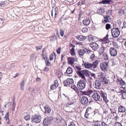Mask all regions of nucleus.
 Segmentation results:
<instances>
[{"label":"nucleus","instance_id":"obj_32","mask_svg":"<svg viewBox=\"0 0 126 126\" xmlns=\"http://www.w3.org/2000/svg\"><path fill=\"white\" fill-rule=\"evenodd\" d=\"M91 65V63L88 62H85L84 64V66L86 68L88 69L90 68Z\"/></svg>","mask_w":126,"mask_h":126},{"label":"nucleus","instance_id":"obj_22","mask_svg":"<svg viewBox=\"0 0 126 126\" xmlns=\"http://www.w3.org/2000/svg\"><path fill=\"white\" fill-rule=\"evenodd\" d=\"M120 93L121 94L122 97V98L123 99H126V92L121 90Z\"/></svg>","mask_w":126,"mask_h":126},{"label":"nucleus","instance_id":"obj_52","mask_svg":"<svg viewBox=\"0 0 126 126\" xmlns=\"http://www.w3.org/2000/svg\"><path fill=\"white\" fill-rule=\"evenodd\" d=\"M49 70V69L48 68L46 67L43 69V71L45 72H47Z\"/></svg>","mask_w":126,"mask_h":126},{"label":"nucleus","instance_id":"obj_27","mask_svg":"<svg viewBox=\"0 0 126 126\" xmlns=\"http://www.w3.org/2000/svg\"><path fill=\"white\" fill-rule=\"evenodd\" d=\"M50 123L49 122V121L47 120V119L45 118L44 119L43 124L44 126H48V125L50 124Z\"/></svg>","mask_w":126,"mask_h":126},{"label":"nucleus","instance_id":"obj_13","mask_svg":"<svg viewBox=\"0 0 126 126\" xmlns=\"http://www.w3.org/2000/svg\"><path fill=\"white\" fill-rule=\"evenodd\" d=\"M58 84L57 80H55L54 81V84L51 86L50 89L52 90L55 89L58 86Z\"/></svg>","mask_w":126,"mask_h":126},{"label":"nucleus","instance_id":"obj_37","mask_svg":"<svg viewBox=\"0 0 126 126\" xmlns=\"http://www.w3.org/2000/svg\"><path fill=\"white\" fill-rule=\"evenodd\" d=\"M71 55L73 56H74L75 54V49L74 47H72L70 50Z\"/></svg>","mask_w":126,"mask_h":126},{"label":"nucleus","instance_id":"obj_45","mask_svg":"<svg viewBox=\"0 0 126 126\" xmlns=\"http://www.w3.org/2000/svg\"><path fill=\"white\" fill-rule=\"evenodd\" d=\"M92 126H101V125L100 123H96L93 124Z\"/></svg>","mask_w":126,"mask_h":126},{"label":"nucleus","instance_id":"obj_11","mask_svg":"<svg viewBox=\"0 0 126 126\" xmlns=\"http://www.w3.org/2000/svg\"><path fill=\"white\" fill-rule=\"evenodd\" d=\"M89 45L92 48V49L94 51L96 50L99 47L98 45L95 42L90 43Z\"/></svg>","mask_w":126,"mask_h":126},{"label":"nucleus","instance_id":"obj_4","mask_svg":"<svg viewBox=\"0 0 126 126\" xmlns=\"http://www.w3.org/2000/svg\"><path fill=\"white\" fill-rule=\"evenodd\" d=\"M41 116L39 115L35 114L33 115L32 117V121L36 123H40L41 121Z\"/></svg>","mask_w":126,"mask_h":126},{"label":"nucleus","instance_id":"obj_36","mask_svg":"<svg viewBox=\"0 0 126 126\" xmlns=\"http://www.w3.org/2000/svg\"><path fill=\"white\" fill-rule=\"evenodd\" d=\"M58 8L57 7H56L55 9V16L54 17V20L57 17V15L58 13Z\"/></svg>","mask_w":126,"mask_h":126},{"label":"nucleus","instance_id":"obj_57","mask_svg":"<svg viewBox=\"0 0 126 126\" xmlns=\"http://www.w3.org/2000/svg\"><path fill=\"white\" fill-rule=\"evenodd\" d=\"M101 125L102 126H108V125L103 122H102Z\"/></svg>","mask_w":126,"mask_h":126},{"label":"nucleus","instance_id":"obj_28","mask_svg":"<svg viewBox=\"0 0 126 126\" xmlns=\"http://www.w3.org/2000/svg\"><path fill=\"white\" fill-rule=\"evenodd\" d=\"M78 39L81 41L84 40L86 38V37L85 36L82 35L78 36Z\"/></svg>","mask_w":126,"mask_h":126},{"label":"nucleus","instance_id":"obj_6","mask_svg":"<svg viewBox=\"0 0 126 126\" xmlns=\"http://www.w3.org/2000/svg\"><path fill=\"white\" fill-rule=\"evenodd\" d=\"M74 82L73 80L72 79L68 78L63 81V83L65 86H67V85H69L70 87V85L73 83Z\"/></svg>","mask_w":126,"mask_h":126},{"label":"nucleus","instance_id":"obj_38","mask_svg":"<svg viewBox=\"0 0 126 126\" xmlns=\"http://www.w3.org/2000/svg\"><path fill=\"white\" fill-rule=\"evenodd\" d=\"M71 87L74 89L75 91L77 92L78 90L75 84H71Z\"/></svg>","mask_w":126,"mask_h":126},{"label":"nucleus","instance_id":"obj_56","mask_svg":"<svg viewBox=\"0 0 126 126\" xmlns=\"http://www.w3.org/2000/svg\"><path fill=\"white\" fill-rule=\"evenodd\" d=\"M68 126H76L73 122H71L70 124Z\"/></svg>","mask_w":126,"mask_h":126},{"label":"nucleus","instance_id":"obj_40","mask_svg":"<svg viewBox=\"0 0 126 126\" xmlns=\"http://www.w3.org/2000/svg\"><path fill=\"white\" fill-rule=\"evenodd\" d=\"M118 81L120 82V84L121 85H124L125 84V81L122 79L119 80L118 79Z\"/></svg>","mask_w":126,"mask_h":126},{"label":"nucleus","instance_id":"obj_34","mask_svg":"<svg viewBox=\"0 0 126 126\" xmlns=\"http://www.w3.org/2000/svg\"><path fill=\"white\" fill-rule=\"evenodd\" d=\"M73 72L72 69L70 67H68L66 71V73L68 74H70L72 73Z\"/></svg>","mask_w":126,"mask_h":126},{"label":"nucleus","instance_id":"obj_51","mask_svg":"<svg viewBox=\"0 0 126 126\" xmlns=\"http://www.w3.org/2000/svg\"><path fill=\"white\" fill-rule=\"evenodd\" d=\"M71 3H75L77 1V0H68Z\"/></svg>","mask_w":126,"mask_h":126},{"label":"nucleus","instance_id":"obj_42","mask_svg":"<svg viewBox=\"0 0 126 126\" xmlns=\"http://www.w3.org/2000/svg\"><path fill=\"white\" fill-rule=\"evenodd\" d=\"M24 118L26 121H28L30 119V116L29 115H27L26 116H25L24 117Z\"/></svg>","mask_w":126,"mask_h":126},{"label":"nucleus","instance_id":"obj_58","mask_svg":"<svg viewBox=\"0 0 126 126\" xmlns=\"http://www.w3.org/2000/svg\"><path fill=\"white\" fill-rule=\"evenodd\" d=\"M42 46H41L39 47H36V48L37 50H40L41 48H42Z\"/></svg>","mask_w":126,"mask_h":126},{"label":"nucleus","instance_id":"obj_53","mask_svg":"<svg viewBox=\"0 0 126 126\" xmlns=\"http://www.w3.org/2000/svg\"><path fill=\"white\" fill-rule=\"evenodd\" d=\"M57 38V37L56 36H52L50 39V40L53 41L54 40L56 39Z\"/></svg>","mask_w":126,"mask_h":126},{"label":"nucleus","instance_id":"obj_14","mask_svg":"<svg viewBox=\"0 0 126 126\" xmlns=\"http://www.w3.org/2000/svg\"><path fill=\"white\" fill-rule=\"evenodd\" d=\"M99 95H101V97H103V100L106 102L107 101V99L106 96V94L103 92L102 91H99Z\"/></svg>","mask_w":126,"mask_h":126},{"label":"nucleus","instance_id":"obj_18","mask_svg":"<svg viewBox=\"0 0 126 126\" xmlns=\"http://www.w3.org/2000/svg\"><path fill=\"white\" fill-rule=\"evenodd\" d=\"M95 83L96 88L97 89H99L101 85V81L98 79L96 80Z\"/></svg>","mask_w":126,"mask_h":126},{"label":"nucleus","instance_id":"obj_49","mask_svg":"<svg viewBox=\"0 0 126 126\" xmlns=\"http://www.w3.org/2000/svg\"><path fill=\"white\" fill-rule=\"evenodd\" d=\"M6 2L5 1H3L1 0L0 2V5H4L6 4Z\"/></svg>","mask_w":126,"mask_h":126},{"label":"nucleus","instance_id":"obj_21","mask_svg":"<svg viewBox=\"0 0 126 126\" xmlns=\"http://www.w3.org/2000/svg\"><path fill=\"white\" fill-rule=\"evenodd\" d=\"M102 81L104 82L105 84H107L109 82V80L106 78L104 76L101 77L100 78Z\"/></svg>","mask_w":126,"mask_h":126},{"label":"nucleus","instance_id":"obj_55","mask_svg":"<svg viewBox=\"0 0 126 126\" xmlns=\"http://www.w3.org/2000/svg\"><path fill=\"white\" fill-rule=\"evenodd\" d=\"M63 19L64 20H66L67 19V18L66 17H64V15L63 16H62L61 18H60V20H61H61H62L61 19Z\"/></svg>","mask_w":126,"mask_h":126},{"label":"nucleus","instance_id":"obj_61","mask_svg":"<svg viewBox=\"0 0 126 126\" xmlns=\"http://www.w3.org/2000/svg\"><path fill=\"white\" fill-rule=\"evenodd\" d=\"M85 0H83L81 1V4H85Z\"/></svg>","mask_w":126,"mask_h":126},{"label":"nucleus","instance_id":"obj_54","mask_svg":"<svg viewBox=\"0 0 126 126\" xmlns=\"http://www.w3.org/2000/svg\"><path fill=\"white\" fill-rule=\"evenodd\" d=\"M61 48L60 47H59L58 49L56 50V52L58 54H59L60 53Z\"/></svg>","mask_w":126,"mask_h":126},{"label":"nucleus","instance_id":"obj_19","mask_svg":"<svg viewBox=\"0 0 126 126\" xmlns=\"http://www.w3.org/2000/svg\"><path fill=\"white\" fill-rule=\"evenodd\" d=\"M83 23L84 25L86 26H88L90 24L91 20L89 18H87L83 20Z\"/></svg>","mask_w":126,"mask_h":126},{"label":"nucleus","instance_id":"obj_25","mask_svg":"<svg viewBox=\"0 0 126 126\" xmlns=\"http://www.w3.org/2000/svg\"><path fill=\"white\" fill-rule=\"evenodd\" d=\"M5 119L6 121V123H7V124H8L9 123V113L7 112L5 115Z\"/></svg>","mask_w":126,"mask_h":126},{"label":"nucleus","instance_id":"obj_2","mask_svg":"<svg viewBox=\"0 0 126 126\" xmlns=\"http://www.w3.org/2000/svg\"><path fill=\"white\" fill-rule=\"evenodd\" d=\"M77 85L79 90H83L86 87V83L84 80H80L78 82Z\"/></svg>","mask_w":126,"mask_h":126},{"label":"nucleus","instance_id":"obj_62","mask_svg":"<svg viewBox=\"0 0 126 126\" xmlns=\"http://www.w3.org/2000/svg\"><path fill=\"white\" fill-rule=\"evenodd\" d=\"M73 104V102H72V103H67V105H66L67 106H68L69 105H71L72 104Z\"/></svg>","mask_w":126,"mask_h":126},{"label":"nucleus","instance_id":"obj_46","mask_svg":"<svg viewBox=\"0 0 126 126\" xmlns=\"http://www.w3.org/2000/svg\"><path fill=\"white\" fill-rule=\"evenodd\" d=\"M60 34L63 37L64 36V31L62 30H60Z\"/></svg>","mask_w":126,"mask_h":126},{"label":"nucleus","instance_id":"obj_41","mask_svg":"<svg viewBox=\"0 0 126 126\" xmlns=\"http://www.w3.org/2000/svg\"><path fill=\"white\" fill-rule=\"evenodd\" d=\"M108 34H107L105 37L103 39H101V41H105L108 40Z\"/></svg>","mask_w":126,"mask_h":126},{"label":"nucleus","instance_id":"obj_44","mask_svg":"<svg viewBox=\"0 0 126 126\" xmlns=\"http://www.w3.org/2000/svg\"><path fill=\"white\" fill-rule=\"evenodd\" d=\"M110 25L109 24H107L106 25V28L107 30H109L110 28Z\"/></svg>","mask_w":126,"mask_h":126},{"label":"nucleus","instance_id":"obj_8","mask_svg":"<svg viewBox=\"0 0 126 126\" xmlns=\"http://www.w3.org/2000/svg\"><path fill=\"white\" fill-rule=\"evenodd\" d=\"M88 100L87 97L83 96L81 99V102L82 104L84 106H87L88 105Z\"/></svg>","mask_w":126,"mask_h":126},{"label":"nucleus","instance_id":"obj_59","mask_svg":"<svg viewBox=\"0 0 126 126\" xmlns=\"http://www.w3.org/2000/svg\"><path fill=\"white\" fill-rule=\"evenodd\" d=\"M46 65H47L49 66H50L51 65V64L49 61H48L47 62Z\"/></svg>","mask_w":126,"mask_h":126},{"label":"nucleus","instance_id":"obj_12","mask_svg":"<svg viewBox=\"0 0 126 126\" xmlns=\"http://www.w3.org/2000/svg\"><path fill=\"white\" fill-rule=\"evenodd\" d=\"M113 3V0H102L101 1L99 2L100 3L103 4H111Z\"/></svg>","mask_w":126,"mask_h":126},{"label":"nucleus","instance_id":"obj_39","mask_svg":"<svg viewBox=\"0 0 126 126\" xmlns=\"http://www.w3.org/2000/svg\"><path fill=\"white\" fill-rule=\"evenodd\" d=\"M89 40L91 42H92L94 40V38L93 36L92 35H89L88 36Z\"/></svg>","mask_w":126,"mask_h":126},{"label":"nucleus","instance_id":"obj_50","mask_svg":"<svg viewBox=\"0 0 126 126\" xmlns=\"http://www.w3.org/2000/svg\"><path fill=\"white\" fill-rule=\"evenodd\" d=\"M95 55L94 54H92L90 57L91 59L93 60H94L95 59Z\"/></svg>","mask_w":126,"mask_h":126},{"label":"nucleus","instance_id":"obj_48","mask_svg":"<svg viewBox=\"0 0 126 126\" xmlns=\"http://www.w3.org/2000/svg\"><path fill=\"white\" fill-rule=\"evenodd\" d=\"M114 126H122V125L119 122H116L115 123Z\"/></svg>","mask_w":126,"mask_h":126},{"label":"nucleus","instance_id":"obj_16","mask_svg":"<svg viewBox=\"0 0 126 126\" xmlns=\"http://www.w3.org/2000/svg\"><path fill=\"white\" fill-rule=\"evenodd\" d=\"M75 60L76 58L73 57H68L67 59L68 62L71 65H72L74 63Z\"/></svg>","mask_w":126,"mask_h":126},{"label":"nucleus","instance_id":"obj_63","mask_svg":"<svg viewBox=\"0 0 126 126\" xmlns=\"http://www.w3.org/2000/svg\"><path fill=\"white\" fill-rule=\"evenodd\" d=\"M19 75V74L18 73H16L15 75V76L13 77L14 78H16V77L18 76Z\"/></svg>","mask_w":126,"mask_h":126},{"label":"nucleus","instance_id":"obj_31","mask_svg":"<svg viewBox=\"0 0 126 126\" xmlns=\"http://www.w3.org/2000/svg\"><path fill=\"white\" fill-rule=\"evenodd\" d=\"M105 48V47L103 46H102V47H100L99 49L98 52L100 54V55L101 54H102L103 53L104 51Z\"/></svg>","mask_w":126,"mask_h":126},{"label":"nucleus","instance_id":"obj_30","mask_svg":"<svg viewBox=\"0 0 126 126\" xmlns=\"http://www.w3.org/2000/svg\"><path fill=\"white\" fill-rule=\"evenodd\" d=\"M25 81L24 80H23L21 83L20 84V89L22 90H24V86H25Z\"/></svg>","mask_w":126,"mask_h":126},{"label":"nucleus","instance_id":"obj_17","mask_svg":"<svg viewBox=\"0 0 126 126\" xmlns=\"http://www.w3.org/2000/svg\"><path fill=\"white\" fill-rule=\"evenodd\" d=\"M98 63V61L96 60L94 62L92 63H91V66H90V68L93 70L96 68L97 65Z\"/></svg>","mask_w":126,"mask_h":126},{"label":"nucleus","instance_id":"obj_60","mask_svg":"<svg viewBox=\"0 0 126 126\" xmlns=\"http://www.w3.org/2000/svg\"><path fill=\"white\" fill-rule=\"evenodd\" d=\"M123 28H126V22L124 21L123 23Z\"/></svg>","mask_w":126,"mask_h":126},{"label":"nucleus","instance_id":"obj_9","mask_svg":"<svg viewBox=\"0 0 126 126\" xmlns=\"http://www.w3.org/2000/svg\"><path fill=\"white\" fill-rule=\"evenodd\" d=\"M93 110L91 107H88L86 109V112L85 115V117L86 119L88 118V116L90 114L92 113L93 112Z\"/></svg>","mask_w":126,"mask_h":126},{"label":"nucleus","instance_id":"obj_5","mask_svg":"<svg viewBox=\"0 0 126 126\" xmlns=\"http://www.w3.org/2000/svg\"><path fill=\"white\" fill-rule=\"evenodd\" d=\"M100 66L102 71H107L108 68V63L107 62H101L100 63Z\"/></svg>","mask_w":126,"mask_h":126},{"label":"nucleus","instance_id":"obj_33","mask_svg":"<svg viewBox=\"0 0 126 126\" xmlns=\"http://www.w3.org/2000/svg\"><path fill=\"white\" fill-rule=\"evenodd\" d=\"M46 118L47 119V120H48V121H49L50 123H51V122L54 119L53 117L51 116H48L46 117Z\"/></svg>","mask_w":126,"mask_h":126},{"label":"nucleus","instance_id":"obj_3","mask_svg":"<svg viewBox=\"0 0 126 126\" xmlns=\"http://www.w3.org/2000/svg\"><path fill=\"white\" fill-rule=\"evenodd\" d=\"M111 32L112 36L114 38L117 37L120 34V31L117 28H113L111 29Z\"/></svg>","mask_w":126,"mask_h":126},{"label":"nucleus","instance_id":"obj_47","mask_svg":"<svg viewBox=\"0 0 126 126\" xmlns=\"http://www.w3.org/2000/svg\"><path fill=\"white\" fill-rule=\"evenodd\" d=\"M53 55V53H52L50 55L49 60L50 61L52 60L54 56Z\"/></svg>","mask_w":126,"mask_h":126},{"label":"nucleus","instance_id":"obj_7","mask_svg":"<svg viewBox=\"0 0 126 126\" xmlns=\"http://www.w3.org/2000/svg\"><path fill=\"white\" fill-rule=\"evenodd\" d=\"M92 97L94 99L95 101H101L102 98H100L99 95V91H97L94 93L92 95Z\"/></svg>","mask_w":126,"mask_h":126},{"label":"nucleus","instance_id":"obj_24","mask_svg":"<svg viewBox=\"0 0 126 126\" xmlns=\"http://www.w3.org/2000/svg\"><path fill=\"white\" fill-rule=\"evenodd\" d=\"M103 16L104 19L103 21V23H106L109 22V20H108V19L109 16V15H106L104 16Z\"/></svg>","mask_w":126,"mask_h":126},{"label":"nucleus","instance_id":"obj_29","mask_svg":"<svg viewBox=\"0 0 126 126\" xmlns=\"http://www.w3.org/2000/svg\"><path fill=\"white\" fill-rule=\"evenodd\" d=\"M125 11H126V9H125V10L122 9H120L119 12L120 15L121 16L122 15H124L125 13H126Z\"/></svg>","mask_w":126,"mask_h":126},{"label":"nucleus","instance_id":"obj_26","mask_svg":"<svg viewBox=\"0 0 126 126\" xmlns=\"http://www.w3.org/2000/svg\"><path fill=\"white\" fill-rule=\"evenodd\" d=\"M105 10L104 8H101L98 9L97 13L98 14L101 15L103 13H104Z\"/></svg>","mask_w":126,"mask_h":126},{"label":"nucleus","instance_id":"obj_43","mask_svg":"<svg viewBox=\"0 0 126 126\" xmlns=\"http://www.w3.org/2000/svg\"><path fill=\"white\" fill-rule=\"evenodd\" d=\"M88 31V29L87 28H83L82 30V32L84 33H85L87 32Z\"/></svg>","mask_w":126,"mask_h":126},{"label":"nucleus","instance_id":"obj_20","mask_svg":"<svg viewBox=\"0 0 126 126\" xmlns=\"http://www.w3.org/2000/svg\"><path fill=\"white\" fill-rule=\"evenodd\" d=\"M44 108L46 113H49L51 112V110L48 105H46L44 107Z\"/></svg>","mask_w":126,"mask_h":126},{"label":"nucleus","instance_id":"obj_10","mask_svg":"<svg viewBox=\"0 0 126 126\" xmlns=\"http://www.w3.org/2000/svg\"><path fill=\"white\" fill-rule=\"evenodd\" d=\"M110 52L111 56H116L117 54V52L116 48L110 47Z\"/></svg>","mask_w":126,"mask_h":126},{"label":"nucleus","instance_id":"obj_15","mask_svg":"<svg viewBox=\"0 0 126 126\" xmlns=\"http://www.w3.org/2000/svg\"><path fill=\"white\" fill-rule=\"evenodd\" d=\"M87 49H79L78 50V54L79 56L81 57H83L84 54L86 52Z\"/></svg>","mask_w":126,"mask_h":126},{"label":"nucleus","instance_id":"obj_64","mask_svg":"<svg viewBox=\"0 0 126 126\" xmlns=\"http://www.w3.org/2000/svg\"><path fill=\"white\" fill-rule=\"evenodd\" d=\"M12 106L13 107V108H12V110H14V109H15V106L14 105H13Z\"/></svg>","mask_w":126,"mask_h":126},{"label":"nucleus","instance_id":"obj_23","mask_svg":"<svg viewBox=\"0 0 126 126\" xmlns=\"http://www.w3.org/2000/svg\"><path fill=\"white\" fill-rule=\"evenodd\" d=\"M119 111L120 112H125L126 110V109L122 105L118 108Z\"/></svg>","mask_w":126,"mask_h":126},{"label":"nucleus","instance_id":"obj_35","mask_svg":"<svg viewBox=\"0 0 126 126\" xmlns=\"http://www.w3.org/2000/svg\"><path fill=\"white\" fill-rule=\"evenodd\" d=\"M74 68L75 69L76 72H77V71H80L81 70V69L80 66L79 65H76Z\"/></svg>","mask_w":126,"mask_h":126},{"label":"nucleus","instance_id":"obj_1","mask_svg":"<svg viewBox=\"0 0 126 126\" xmlns=\"http://www.w3.org/2000/svg\"><path fill=\"white\" fill-rule=\"evenodd\" d=\"M89 71L87 70H82L77 71L76 73L82 79L85 80L86 79L84 75L86 76L89 75Z\"/></svg>","mask_w":126,"mask_h":126}]
</instances>
